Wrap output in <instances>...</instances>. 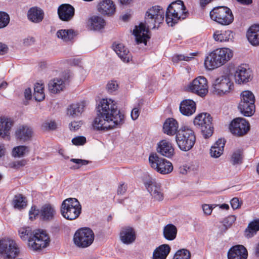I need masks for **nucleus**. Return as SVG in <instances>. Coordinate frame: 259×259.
Here are the masks:
<instances>
[{"mask_svg": "<svg viewBox=\"0 0 259 259\" xmlns=\"http://www.w3.org/2000/svg\"><path fill=\"white\" fill-rule=\"evenodd\" d=\"M124 118L114 100L102 99L99 103L97 115L93 121V126L97 130H111L122 125Z\"/></svg>", "mask_w": 259, "mask_h": 259, "instance_id": "f257e3e1", "label": "nucleus"}, {"mask_svg": "<svg viewBox=\"0 0 259 259\" xmlns=\"http://www.w3.org/2000/svg\"><path fill=\"white\" fill-rule=\"evenodd\" d=\"M233 56V51L228 48L217 49L205 58V67L208 70L218 68L230 60Z\"/></svg>", "mask_w": 259, "mask_h": 259, "instance_id": "f03ea898", "label": "nucleus"}, {"mask_svg": "<svg viewBox=\"0 0 259 259\" xmlns=\"http://www.w3.org/2000/svg\"><path fill=\"white\" fill-rule=\"evenodd\" d=\"M186 8L182 1L178 0L171 3L167 9L165 18L167 24L174 26L180 19L185 18Z\"/></svg>", "mask_w": 259, "mask_h": 259, "instance_id": "7ed1b4c3", "label": "nucleus"}, {"mask_svg": "<svg viewBox=\"0 0 259 259\" xmlns=\"http://www.w3.org/2000/svg\"><path fill=\"white\" fill-rule=\"evenodd\" d=\"M176 140L179 148L181 150L188 151L194 145L196 137L192 130L185 127L178 131L176 136Z\"/></svg>", "mask_w": 259, "mask_h": 259, "instance_id": "20e7f679", "label": "nucleus"}, {"mask_svg": "<svg viewBox=\"0 0 259 259\" xmlns=\"http://www.w3.org/2000/svg\"><path fill=\"white\" fill-rule=\"evenodd\" d=\"M81 206L76 198H69L64 200L61 207V213L66 219L73 220L81 213Z\"/></svg>", "mask_w": 259, "mask_h": 259, "instance_id": "39448f33", "label": "nucleus"}, {"mask_svg": "<svg viewBox=\"0 0 259 259\" xmlns=\"http://www.w3.org/2000/svg\"><path fill=\"white\" fill-rule=\"evenodd\" d=\"M50 240L47 232L40 229L33 231L32 236L28 239V246L33 251L40 250L47 247Z\"/></svg>", "mask_w": 259, "mask_h": 259, "instance_id": "423d86ee", "label": "nucleus"}, {"mask_svg": "<svg viewBox=\"0 0 259 259\" xmlns=\"http://www.w3.org/2000/svg\"><path fill=\"white\" fill-rule=\"evenodd\" d=\"M241 101L238 105V109L245 116H252L255 112V97L250 91H244L240 95Z\"/></svg>", "mask_w": 259, "mask_h": 259, "instance_id": "0eeeda50", "label": "nucleus"}, {"mask_svg": "<svg viewBox=\"0 0 259 259\" xmlns=\"http://www.w3.org/2000/svg\"><path fill=\"white\" fill-rule=\"evenodd\" d=\"M209 14L211 20L223 25H229L234 20L231 10L226 7H215Z\"/></svg>", "mask_w": 259, "mask_h": 259, "instance_id": "6e6552de", "label": "nucleus"}, {"mask_svg": "<svg viewBox=\"0 0 259 259\" xmlns=\"http://www.w3.org/2000/svg\"><path fill=\"white\" fill-rule=\"evenodd\" d=\"M233 88V83L227 76H221L212 82L211 91L213 94L223 96L229 93Z\"/></svg>", "mask_w": 259, "mask_h": 259, "instance_id": "1a4fd4ad", "label": "nucleus"}, {"mask_svg": "<svg viewBox=\"0 0 259 259\" xmlns=\"http://www.w3.org/2000/svg\"><path fill=\"white\" fill-rule=\"evenodd\" d=\"M164 18V10L159 6H153L147 11L145 22L148 27L154 29L157 27V24L161 23Z\"/></svg>", "mask_w": 259, "mask_h": 259, "instance_id": "9d476101", "label": "nucleus"}, {"mask_svg": "<svg viewBox=\"0 0 259 259\" xmlns=\"http://www.w3.org/2000/svg\"><path fill=\"white\" fill-rule=\"evenodd\" d=\"M19 252V248L14 240L9 238L0 240V255L4 258H14Z\"/></svg>", "mask_w": 259, "mask_h": 259, "instance_id": "9b49d317", "label": "nucleus"}, {"mask_svg": "<svg viewBox=\"0 0 259 259\" xmlns=\"http://www.w3.org/2000/svg\"><path fill=\"white\" fill-rule=\"evenodd\" d=\"M149 161L151 167L161 174H167L173 170V166L170 162L159 157L156 153L150 155Z\"/></svg>", "mask_w": 259, "mask_h": 259, "instance_id": "f8f14e48", "label": "nucleus"}, {"mask_svg": "<svg viewBox=\"0 0 259 259\" xmlns=\"http://www.w3.org/2000/svg\"><path fill=\"white\" fill-rule=\"evenodd\" d=\"M94 234L93 231L88 228H81L74 234L73 241L78 247L85 248L90 246L93 242Z\"/></svg>", "mask_w": 259, "mask_h": 259, "instance_id": "ddd939ff", "label": "nucleus"}, {"mask_svg": "<svg viewBox=\"0 0 259 259\" xmlns=\"http://www.w3.org/2000/svg\"><path fill=\"white\" fill-rule=\"evenodd\" d=\"M212 118L207 113L199 114L194 119V124L199 127L205 138L210 137L213 133Z\"/></svg>", "mask_w": 259, "mask_h": 259, "instance_id": "4468645a", "label": "nucleus"}, {"mask_svg": "<svg viewBox=\"0 0 259 259\" xmlns=\"http://www.w3.org/2000/svg\"><path fill=\"white\" fill-rule=\"evenodd\" d=\"M29 219L31 220L40 214V217L44 221L51 220L55 217L56 211L55 207L50 204L42 206L40 210L36 209L35 206H32L29 210Z\"/></svg>", "mask_w": 259, "mask_h": 259, "instance_id": "2eb2a0df", "label": "nucleus"}, {"mask_svg": "<svg viewBox=\"0 0 259 259\" xmlns=\"http://www.w3.org/2000/svg\"><path fill=\"white\" fill-rule=\"evenodd\" d=\"M145 186L152 197L157 201H161L163 199V194L161 188V184L156 179L149 177L144 181Z\"/></svg>", "mask_w": 259, "mask_h": 259, "instance_id": "dca6fc26", "label": "nucleus"}, {"mask_svg": "<svg viewBox=\"0 0 259 259\" xmlns=\"http://www.w3.org/2000/svg\"><path fill=\"white\" fill-rule=\"evenodd\" d=\"M189 89L192 93L201 97H204L208 92L207 80L204 76H198L189 84Z\"/></svg>", "mask_w": 259, "mask_h": 259, "instance_id": "f3484780", "label": "nucleus"}, {"mask_svg": "<svg viewBox=\"0 0 259 259\" xmlns=\"http://www.w3.org/2000/svg\"><path fill=\"white\" fill-rule=\"evenodd\" d=\"M231 133L237 136H243L246 134L250 130L249 122L244 118H236L230 124Z\"/></svg>", "mask_w": 259, "mask_h": 259, "instance_id": "a211bd4d", "label": "nucleus"}, {"mask_svg": "<svg viewBox=\"0 0 259 259\" xmlns=\"http://www.w3.org/2000/svg\"><path fill=\"white\" fill-rule=\"evenodd\" d=\"M253 75L251 70L246 65H241L236 68L234 74L236 83L238 84L245 83L250 81Z\"/></svg>", "mask_w": 259, "mask_h": 259, "instance_id": "6ab92c4d", "label": "nucleus"}, {"mask_svg": "<svg viewBox=\"0 0 259 259\" xmlns=\"http://www.w3.org/2000/svg\"><path fill=\"white\" fill-rule=\"evenodd\" d=\"M149 28L146 23H140L136 26L133 30V34L137 44L144 43L146 45L147 39L150 37L148 34Z\"/></svg>", "mask_w": 259, "mask_h": 259, "instance_id": "aec40b11", "label": "nucleus"}, {"mask_svg": "<svg viewBox=\"0 0 259 259\" xmlns=\"http://www.w3.org/2000/svg\"><path fill=\"white\" fill-rule=\"evenodd\" d=\"M14 124V121L10 117L0 116V138H9Z\"/></svg>", "mask_w": 259, "mask_h": 259, "instance_id": "412c9836", "label": "nucleus"}, {"mask_svg": "<svg viewBox=\"0 0 259 259\" xmlns=\"http://www.w3.org/2000/svg\"><path fill=\"white\" fill-rule=\"evenodd\" d=\"M157 151L161 155L167 158L171 157L175 153L171 142L167 140H162L157 143Z\"/></svg>", "mask_w": 259, "mask_h": 259, "instance_id": "4be33fe9", "label": "nucleus"}, {"mask_svg": "<svg viewBox=\"0 0 259 259\" xmlns=\"http://www.w3.org/2000/svg\"><path fill=\"white\" fill-rule=\"evenodd\" d=\"M247 256V249L242 245H235L228 252V259H246Z\"/></svg>", "mask_w": 259, "mask_h": 259, "instance_id": "5701e85b", "label": "nucleus"}, {"mask_svg": "<svg viewBox=\"0 0 259 259\" xmlns=\"http://www.w3.org/2000/svg\"><path fill=\"white\" fill-rule=\"evenodd\" d=\"M136 237V232L133 228L126 227L121 229L120 232V239L123 243L131 244L135 241Z\"/></svg>", "mask_w": 259, "mask_h": 259, "instance_id": "b1692460", "label": "nucleus"}, {"mask_svg": "<svg viewBox=\"0 0 259 259\" xmlns=\"http://www.w3.org/2000/svg\"><path fill=\"white\" fill-rule=\"evenodd\" d=\"M212 37L217 42H229L233 40V34L231 30L228 29L216 30L213 33Z\"/></svg>", "mask_w": 259, "mask_h": 259, "instance_id": "393cba45", "label": "nucleus"}, {"mask_svg": "<svg viewBox=\"0 0 259 259\" xmlns=\"http://www.w3.org/2000/svg\"><path fill=\"white\" fill-rule=\"evenodd\" d=\"M60 19L63 21L70 20L74 15V8L69 4H63L58 9Z\"/></svg>", "mask_w": 259, "mask_h": 259, "instance_id": "a878e982", "label": "nucleus"}, {"mask_svg": "<svg viewBox=\"0 0 259 259\" xmlns=\"http://www.w3.org/2000/svg\"><path fill=\"white\" fill-rule=\"evenodd\" d=\"M98 10L103 15L111 16L115 12V6L111 0H103L99 3Z\"/></svg>", "mask_w": 259, "mask_h": 259, "instance_id": "bb28decb", "label": "nucleus"}, {"mask_svg": "<svg viewBox=\"0 0 259 259\" xmlns=\"http://www.w3.org/2000/svg\"><path fill=\"white\" fill-rule=\"evenodd\" d=\"M246 37L251 45L259 46V24H253L250 26L246 32Z\"/></svg>", "mask_w": 259, "mask_h": 259, "instance_id": "cd10ccee", "label": "nucleus"}, {"mask_svg": "<svg viewBox=\"0 0 259 259\" xmlns=\"http://www.w3.org/2000/svg\"><path fill=\"white\" fill-rule=\"evenodd\" d=\"M113 50L120 59L125 63H128L132 59V54L123 44H118L113 46Z\"/></svg>", "mask_w": 259, "mask_h": 259, "instance_id": "c85d7f7f", "label": "nucleus"}, {"mask_svg": "<svg viewBox=\"0 0 259 259\" xmlns=\"http://www.w3.org/2000/svg\"><path fill=\"white\" fill-rule=\"evenodd\" d=\"M180 111L182 114L185 116H190L196 111V104L192 100H185L180 104Z\"/></svg>", "mask_w": 259, "mask_h": 259, "instance_id": "c756f323", "label": "nucleus"}, {"mask_svg": "<svg viewBox=\"0 0 259 259\" xmlns=\"http://www.w3.org/2000/svg\"><path fill=\"white\" fill-rule=\"evenodd\" d=\"M179 124L174 118L167 119L163 125V131L164 134L172 136L177 134L178 132Z\"/></svg>", "mask_w": 259, "mask_h": 259, "instance_id": "7c9ffc66", "label": "nucleus"}, {"mask_svg": "<svg viewBox=\"0 0 259 259\" xmlns=\"http://www.w3.org/2000/svg\"><path fill=\"white\" fill-rule=\"evenodd\" d=\"M27 17L30 21L35 23H38L43 20L44 13L40 8L33 7L28 10Z\"/></svg>", "mask_w": 259, "mask_h": 259, "instance_id": "2f4dec72", "label": "nucleus"}, {"mask_svg": "<svg viewBox=\"0 0 259 259\" xmlns=\"http://www.w3.org/2000/svg\"><path fill=\"white\" fill-rule=\"evenodd\" d=\"M85 106V101L72 104L67 108V114L73 117L79 116L84 111Z\"/></svg>", "mask_w": 259, "mask_h": 259, "instance_id": "473e14b6", "label": "nucleus"}, {"mask_svg": "<svg viewBox=\"0 0 259 259\" xmlns=\"http://www.w3.org/2000/svg\"><path fill=\"white\" fill-rule=\"evenodd\" d=\"M65 88L64 81L61 78H55L51 79L48 83V90L53 94H57L63 91Z\"/></svg>", "mask_w": 259, "mask_h": 259, "instance_id": "72a5a7b5", "label": "nucleus"}, {"mask_svg": "<svg viewBox=\"0 0 259 259\" xmlns=\"http://www.w3.org/2000/svg\"><path fill=\"white\" fill-rule=\"evenodd\" d=\"M170 251L167 244H162L157 247L153 253V259H166Z\"/></svg>", "mask_w": 259, "mask_h": 259, "instance_id": "f704fd0d", "label": "nucleus"}, {"mask_svg": "<svg viewBox=\"0 0 259 259\" xmlns=\"http://www.w3.org/2000/svg\"><path fill=\"white\" fill-rule=\"evenodd\" d=\"M225 144L224 139H220L216 141L210 149V156L214 158L219 157L223 154Z\"/></svg>", "mask_w": 259, "mask_h": 259, "instance_id": "c9c22d12", "label": "nucleus"}, {"mask_svg": "<svg viewBox=\"0 0 259 259\" xmlns=\"http://www.w3.org/2000/svg\"><path fill=\"white\" fill-rule=\"evenodd\" d=\"M32 133V130L30 127L26 125H22L17 130L16 135L18 138L25 141L31 138Z\"/></svg>", "mask_w": 259, "mask_h": 259, "instance_id": "e433bc0d", "label": "nucleus"}, {"mask_svg": "<svg viewBox=\"0 0 259 259\" xmlns=\"http://www.w3.org/2000/svg\"><path fill=\"white\" fill-rule=\"evenodd\" d=\"M56 35L63 41H71L76 35L75 32L72 29H60L57 31Z\"/></svg>", "mask_w": 259, "mask_h": 259, "instance_id": "4c0bfd02", "label": "nucleus"}, {"mask_svg": "<svg viewBox=\"0 0 259 259\" xmlns=\"http://www.w3.org/2000/svg\"><path fill=\"white\" fill-rule=\"evenodd\" d=\"M163 233L164 237L166 239L171 241L176 238L177 229L175 225L168 224L164 227Z\"/></svg>", "mask_w": 259, "mask_h": 259, "instance_id": "58836bf2", "label": "nucleus"}, {"mask_svg": "<svg viewBox=\"0 0 259 259\" xmlns=\"http://www.w3.org/2000/svg\"><path fill=\"white\" fill-rule=\"evenodd\" d=\"M91 29L94 30H99L103 28L105 25V20L100 16H94L90 19Z\"/></svg>", "mask_w": 259, "mask_h": 259, "instance_id": "ea45409f", "label": "nucleus"}, {"mask_svg": "<svg viewBox=\"0 0 259 259\" xmlns=\"http://www.w3.org/2000/svg\"><path fill=\"white\" fill-rule=\"evenodd\" d=\"M258 231H259V220H255L248 224L245 231V235L247 238H251Z\"/></svg>", "mask_w": 259, "mask_h": 259, "instance_id": "a19ab883", "label": "nucleus"}, {"mask_svg": "<svg viewBox=\"0 0 259 259\" xmlns=\"http://www.w3.org/2000/svg\"><path fill=\"white\" fill-rule=\"evenodd\" d=\"M34 98L36 101H41L45 98L44 85L43 84L36 83L34 87Z\"/></svg>", "mask_w": 259, "mask_h": 259, "instance_id": "79ce46f5", "label": "nucleus"}, {"mask_svg": "<svg viewBox=\"0 0 259 259\" xmlns=\"http://www.w3.org/2000/svg\"><path fill=\"white\" fill-rule=\"evenodd\" d=\"M13 202L14 207L18 209L23 208L27 204L25 198L21 194L15 195Z\"/></svg>", "mask_w": 259, "mask_h": 259, "instance_id": "37998d69", "label": "nucleus"}, {"mask_svg": "<svg viewBox=\"0 0 259 259\" xmlns=\"http://www.w3.org/2000/svg\"><path fill=\"white\" fill-rule=\"evenodd\" d=\"M31 229L29 227H24L19 228L18 230V234L20 238L23 240H28L29 238L32 236Z\"/></svg>", "mask_w": 259, "mask_h": 259, "instance_id": "c03bdc74", "label": "nucleus"}, {"mask_svg": "<svg viewBox=\"0 0 259 259\" xmlns=\"http://www.w3.org/2000/svg\"><path fill=\"white\" fill-rule=\"evenodd\" d=\"M190 252L186 249H182L176 252L172 259H190Z\"/></svg>", "mask_w": 259, "mask_h": 259, "instance_id": "a18cd8bd", "label": "nucleus"}, {"mask_svg": "<svg viewBox=\"0 0 259 259\" xmlns=\"http://www.w3.org/2000/svg\"><path fill=\"white\" fill-rule=\"evenodd\" d=\"M28 152V148L25 146H19L15 147L13 150V155L14 157H22Z\"/></svg>", "mask_w": 259, "mask_h": 259, "instance_id": "49530a36", "label": "nucleus"}, {"mask_svg": "<svg viewBox=\"0 0 259 259\" xmlns=\"http://www.w3.org/2000/svg\"><path fill=\"white\" fill-rule=\"evenodd\" d=\"M242 159V151L241 150H237L235 151L231 156V163L235 165L241 163Z\"/></svg>", "mask_w": 259, "mask_h": 259, "instance_id": "de8ad7c7", "label": "nucleus"}, {"mask_svg": "<svg viewBox=\"0 0 259 259\" xmlns=\"http://www.w3.org/2000/svg\"><path fill=\"white\" fill-rule=\"evenodd\" d=\"M10 22L9 15L4 12H0V29L6 27Z\"/></svg>", "mask_w": 259, "mask_h": 259, "instance_id": "09e8293b", "label": "nucleus"}, {"mask_svg": "<svg viewBox=\"0 0 259 259\" xmlns=\"http://www.w3.org/2000/svg\"><path fill=\"white\" fill-rule=\"evenodd\" d=\"M191 56H185L184 55H177L174 56L172 58V61L174 63H177L181 61H189L192 58H193V56L195 55L194 54H190Z\"/></svg>", "mask_w": 259, "mask_h": 259, "instance_id": "8fccbe9b", "label": "nucleus"}, {"mask_svg": "<svg viewBox=\"0 0 259 259\" xmlns=\"http://www.w3.org/2000/svg\"><path fill=\"white\" fill-rule=\"evenodd\" d=\"M70 161L75 163V165L71 167L73 169H78L81 166L87 165L89 163V161L81 159L71 158Z\"/></svg>", "mask_w": 259, "mask_h": 259, "instance_id": "3c124183", "label": "nucleus"}, {"mask_svg": "<svg viewBox=\"0 0 259 259\" xmlns=\"http://www.w3.org/2000/svg\"><path fill=\"white\" fill-rule=\"evenodd\" d=\"M57 127L56 123L54 121H46L41 125V128L44 131L54 130Z\"/></svg>", "mask_w": 259, "mask_h": 259, "instance_id": "603ef678", "label": "nucleus"}, {"mask_svg": "<svg viewBox=\"0 0 259 259\" xmlns=\"http://www.w3.org/2000/svg\"><path fill=\"white\" fill-rule=\"evenodd\" d=\"M236 220V218L235 215H229L224 220L223 222L224 226L227 229L232 226Z\"/></svg>", "mask_w": 259, "mask_h": 259, "instance_id": "864d4df0", "label": "nucleus"}, {"mask_svg": "<svg viewBox=\"0 0 259 259\" xmlns=\"http://www.w3.org/2000/svg\"><path fill=\"white\" fill-rule=\"evenodd\" d=\"M86 138L83 136H78L72 139L73 144L76 146L83 145L86 143Z\"/></svg>", "mask_w": 259, "mask_h": 259, "instance_id": "5fc2aeb1", "label": "nucleus"}, {"mask_svg": "<svg viewBox=\"0 0 259 259\" xmlns=\"http://www.w3.org/2000/svg\"><path fill=\"white\" fill-rule=\"evenodd\" d=\"M118 88V84L115 81L109 82L107 84V89L109 92H113L116 91Z\"/></svg>", "mask_w": 259, "mask_h": 259, "instance_id": "6e6d98bb", "label": "nucleus"}, {"mask_svg": "<svg viewBox=\"0 0 259 259\" xmlns=\"http://www.w3.org/2000/svg\"><path fill=\"white\" fill-rule=\"evenodd\" d=\"M82 123L81 121H74L69 124V128L71 131H76L81 126Z\"/></svg>", "mask_w": 259, "mask_h": 259, "instance_id": "4d7b16f0", "label": "nucleus"}, {"mask_svg": "<svg viewBox=\"0 0 259 259\" xmlns=\"http://www.w3.org/2000/svg\"><path fill=\"white\" fill-rule=\"evenodd\" d=\"M202 208L203 211V212L206 215H210L211 214L213 208L211 205L209 204H204L202 206Z\"/></svg>", "mask_w": 259, "mask_h": 259, "instance_id": "13d9d810", "label": "nucleus"}, {"mask_svg": "<svg viewBox=\"0 0 259 259\" xmlns=\"http://www.w3.org/2000/svg\"><path fill=\"white\" fill-rule=\"evenodd\" d=\"M230 203L232 207L234 209H237L240 206L239 201L237 198H233L231 200Z\"/></svg>", "mask_w": 259, "mask_h": 259, "instance_id": "bf43d9fd", "label": "nucleus"}, {"mask_svg": "<svg viewBox=\"0 0 259 259\" xmlns=\"http://www.w3.org/2000/svg\"><path fill=\"white\" fill-rule=\"evenodd\" d=\"M140 114L139 110L138 108H134L131 112V117L133 120L137 119Z\"/></svg>", "mask_w": 259, "mask_h": 259, "instance_id": "052dcab7", "label": "nucleus"}, {"mask_svg": "<svg viewBox=\"0 0 259 259\" xmlns=\"http://www.w3.org/2000/svg\"><path fill=\"white\" fill-rule=\"evenodd\" d=\"M35 40L33 37L29 36L23 39V44L25 46H29L33 44Z\"/></svg>", "mask_w": 259, "mask_h": 259, "instance_id": "680f3d73", "label": "nucleus"}, {"mask_svg": "<svg viewBox=\"0 0 259 259\" xmlns=\"http://www.w3.org/2000/svg\"><path fill=\"white\" fill-rule=\"evenodd\" d=\"M126 190V186L124 184H121L118 187L117 189L118 194H123Z\"/></svg>", "mask_w": 259, "mask_h": 259, "instance_id": "e2e57ef3", "label": "nucleus"}, {"mask_svg": "<svg viewBox=\"0 0 259 259\" xmlns=\"http://www.w3.org/2000/svg\"><path fill=\"white\" fill-rule=\"evenodd\" d=\"M8 47L6 44L0 42V54L3 55L7 53Z\"/></svg>", "mask_w": 259, "mask_h": 259, "instance_id": "0e129e2a", "label": "nucleus"}, {"mask_svg": "<svg viewBox=\"0 0 259 259\" xmlns=\"http://www.w3.org/2000/svg\"><path fill=\"white\" fill-rule=\"evenodd\" d=\"M24 96L26 99L30 100L31 98V90L30 88H27L24 92Z\"/></svg>", "mask_w": 259, "mask_h": 259, "instance_id": "69168bd1", "label": "nucleus"}, {"mask_svg": "<svg viewBox=\"0 0 259 259\" xmlns=\"http://www.w3.org/2000/svg\"><path fill=\"white\" fill-rule=\"evenodd\" d=\"M6 153V149L5 145L2 143H0V159L5 155Z\"/></svg>", "mask_w": 259, "mask_h": 259, "instance_id": "338daca9", "label": "nucleus"}, {"mask_svg": "<svg viewBox=\"0 0 259 259\" xmlns=\"http://www.w3.org/2000/svg\"><path fill=\"white\" fill-rule=\"evenodd\" d=\"M25 164H26V162L24 160H21V161L15 162L14 163V166L16 168H19L21 166L25 165Z\"/></svg>", "mask_w": 259, "mask_h": 259, "instance_id": "774afa93", "label": "nucleus"}]
</instances>
